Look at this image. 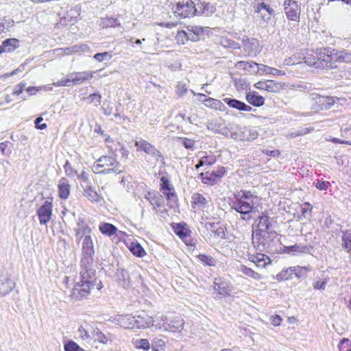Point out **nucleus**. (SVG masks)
Listing matches in <instances>:
<instances>
[{
  "label": "nucleus",
  "instance_id": "obj_1",
  "mask_svg": "<svg viewBox=\"0 0 351 351\" xmlns=\"http://www.w3.org/2000/svg\"><path fill=\"white\" fill-rule=\"evenodd\" d=\"M94 254L92 238L90 235H86L82 242L80 280L76 282L69 295L73 301L86 299L95 285L96 271L93 268Z\"/></svg>",
  "mask_w": 351,
  "mask_h": 351
},
{
  "label": "nucleus",
  "instance_id": "obj_2",
  "mask_svg": "<svg viewBox=\"0 0 351 351\" xmlns=\"http://www.w3.org/2000/svg\"><path fill=\"white\" fill-rule=\"evenodd\" d=\"M336 62H351V51L345 49L339 51L330 48L321 49L319 57L317 61L313 62L312 64L317 69H331L337 68ZM305 62L311 64L306 60Z\"/></svg>",
  "mask_w": 351,
  "mask_h": 351
},
{
  "label": "nucleus",
  "instance_id": "obj_3",
  "mask_svg": "<svg viewBox=\"0 0 351 351\" xmlns=\"http://www.w3.org/2000/svg\"><path fill=\"white\" fill-rule=\"evenodd\" d=\"M119 163L112 156H103L93 166V171L96 173L107 174L112 172H121Z\"/></svg>",
  "mask_w": 351,
  "mask_h": 351
},
{
  "label": "nucleus",
  "instance_id": "obj_4",
  "mask_svg": "<svg viewBox=\"0 0 351 351\" xmlns=\"http://www.w3.org/2000/svg\"><path fill=\"white\" fill-rule=\"evenodd\" d=\"M172 10L181 18H187L195 14V3L191 0H174Z\"/></svg>",
  "mask_w": 351,
  "mask_h": 351
},
{
  "label": "nucleus",
  "instance_id": "obj_5",
  "mask_svg": "<svg viewBox=\"0 0 351 351\" xmlns=\"http://www.w3.org/2000/svg\"><path fill=\"white\" fill-rule=\"evenodd\" d=\"M239 196V194H234V199L232 200L231 208L242 215H248L247 219H250V214L255 211L256 208L255 206L256 202L251 200L245 201V199H241V197Z\"/></svg>",
  "mask_w": 351,
  "mask_h": 351
},
{
  "label": "nucleus",
  "instance_id": "obj_6",
  "mask_svg": "<svg viewBox=\"0 0 351 351\" xmlns=\"http://www.w3.org/2000/svg\"><path fill=\"white\" fill-rule=\"evenodd\" d=\"M135 147L138 151H143L147 154L151 156L156 161L159 160H163L162 153L157 149L153 145L149 143L145 140L136 141L135 142Z\"/></svg>",
  "mask_w": 351,
  "mask_h": 351
},
{
  "label": "nucleus",
  "instance_id": "obj_7",
  "mask_svg": "<svg viewBox=\"0 0 351 351\" xmlns=\"http://www.w3.org/2000/svg\"><path fill=\"white\" fill-rule=\"evenodd\" d=\"M283 5L287 18L291 21H298L300 8L297 2L293 0H285Z\"/></svg>",
  "mask_w": 351,
  "mask_h": 351
},
{
  "label": "nucleus",
  "instance_id": "obj_8",
  "mask_svg": "<svg viewBox=\"0 0 351 351\" xmlns=\"http://www.w3.org/2000/svg\"><path fill=\"white\" fill-rule=\"evenodd\" d=\"M259 134L258 131L252 128L241 127L239 128L238 132L232 134V136L240 141H252L256 139Z\"/></svg>",
  "mask_w": 351,
  "mask_h": 351
},
{
  "label": "nucleus",
  "instance_id": "obj_9",
  "mask_svg": "<svg viewBox=\"0 0 351 351\" xmlns=\"http://www.w3.org/2000/svg\"><path fill=\"white\" fill-rule=\"evenodd\" d=\"M52 202L45 201L37 210V215L40 224H47L51 219L52 215Z\"/></svg>",
  "mask_w": 351,
  "mask_h": 351
},
{
  "label": "nucleus",
  "instance_id": "obj_10",
  "mask_svg": "<svg viewBox=\"0 0 351 351\" xmlns=\"http://www.w3.org/2000/svg\"><path fill=\"white\" fill-rule=\"evenodd\" d=\"M274 237V232H264L262 233L263 239L259 241L258 239H254V234H252V243L258 250L264 251L269 247L270 243L273 241Z\"/></svg>",
  "mask_w": 351,
  "mask_h": 351
},
{
  "label": "nucleus",
  "instance_id": "obj_11",
  "mask_svg": "<svg viewBox=\"0 0 351 351\" xmlns=\"http://www.w3.org/2000/svg\"><path fill=\"white\" fill-rule=\"evenodd\" d=\"M189 38L193 42H196L203 38L205 35L208 34V27H203L198 25H191L187 27Z\"/></svg>",
  "mask_w": 351,
  "mask_h": 351
},
{
  "label": "nucleus",
  "instance_id": "obj_12",
  "mask_svg": "<svg viewBox=\"0 0 351 351\" xmlns=\"http://www.w3.org/2000/svg\"><path fill=\"white\" fill-rule=\"evenodd\" d=\"M271 222L268 216L263 215L259 217V222L258 224L257 230L254 234V239H258L259 241L263 239L262 233L270 232L269 228Z\"/></svg>",
  "mask_w": 351,
  "mask_h": 351
},
{
  "label": "nucleus",
  "instance_id": "obj_13",
  "mask_svg": "<svg viewBox=\"0 0 351 351\" xmlns=\"http://www.w3.org/2000/svg\"><path fill=\"white\" fill-rule=\"evenodd\" d=\"M134 328H146L154 325L153 318L145 312L138 316H134Z\"/></svg>",
  "mask_w": 351,
  "mask_h": 351
},
{
  "label": "nucleus",
  "instance_id": "obj_14",
  "mask_svg": "<svg viewBox=\"0 0 351 351\" xmlns=\"http://www.w3.org/2000/svg\"><path fill=\"white\" fill-rule=\"evenodd\" d=\"M16 287V282L10 276L0 277V296L4 297Z\"/></svg>",
  "mask_w": 351,
  "mask_h": 351
},
{
  "label": "nucleus",
  "instance_id": "obj_15",
  "mask_svg": "<svg viewBox=\"0 0 351 351\" xmlns=\"http://www.w3.org/2000/svg\"><path fill=\"white\" fill-rule=\"evenodd\" d=\"M310 95L322 110L328 109L335 104V99L332 97H325L315 93H310Z\"/></svg>",
  "mask_w": 351,
  "mask_h": 351
},
{
  "label": "nucleus",
  "instance_id": "obj_16",
  "mask_svg": "<svg viewBox=\"0 0 351 351\" xmlns=\"http://www.w3.org/2000/svg\"><path fill=\"white\" fill-rule=\"evenodd\" d=\"M312 248L313 247L311 245L295 244L293 245L285 246L284 251L290 255L297 256L302 254H309Z\"/></svg>",
  "mask_w": 351,
  "mask_h": 351
},
{
  "label": "nucleus",
  "instance_id": "obj_17",
  "mask_svg": "<svg viewBox=\"0 0 351 351\" xmlns=\"http://www.w3.org/2000/svg\"><path fill=\"white\" fill-rule=\"evenodd\" d=\"M167 324L165 326L166 331L176 332V331L181 330L184 324V320L180 317H175L174 318H168L165 317Z\"/></svg>",
  "mask_w": 351,
  "mask_h": 351
},
{
  "label": "nucleus",
  "instance_id": "obj_18",
  "mask_svg": "<svg viewBox=\"0 0 351 351\" xmlns=\"http://www.w3.org/2000/svg\"><path fill=\"white\" fill-rule=\"evenodd\" d=\"M235 67L245 70L250 74H256L259 71L260 64L253 61H239L235 64Z\"/></svg>",
  "mask_w": 351,
  "mask_h": 351
},
{
  "label": "nucleus",
  "instance_id": "obj_19",
  "mask_svg": "<svg viewBox=\"0 0 351 351\" xmlns=\"http://www.w3.org/2000/svg\"><path fill=\"white\" fill-rule=\"evenodd\" d=\"M195 9L197 10L195 14H204L206 16H208L215 11V7L213 5L206 1H202L201 0H197L195 3Z\"/></svg>",
  "mask_w": 351,
  "mask_h": 351
},
{
  "label": "nucleus",
  "instance_id": "obj_20",
  "mask_svg": "<svg viewBox=\"0 0 351 351\" xmlns=\"http://www.w3.org/2000/svg\"><path fill=\"white\" fill-rule=\"evenodd\" d=\"M145 199L154 206V209L160 208L164 206L165 200L162 195L155 192H148Z\"/></svg>",
  "mask_w": 351,
  "mask_h": 351
},
{
  "label": "nucleus",
  "instance_id": "obj_21",
  "mask_svg": "<svg viewBox=\"0 0 351 351\" xmlns=\"http://www.w3.org/2000/svg\"><path fill=\"white\" fill-rule=\"evenodd\" d=\"M114 278L120 286L124 288H128L130 286V278L128 272L125 269H118L114 274Z\"/></svg>",
  "mask_w": 351,
  "mask_h": 351
},
{
  "label": "nucleus",
  "instance_id": "obj_22",
  "mask_svg": "<svg viewBox=\"0 0 351 351\" xmlns=\"http://www.w3.org/2000/svg\"><path fill=\"white\" fill-rule=\"evenodd\" d=\"M245 99L249 104L256 107L262 106L265 104V98L255 91L247 93Z\"/></svg>",
  "mask_w": 351,
  "mask_h": 351
},
{
  "label": "nucleus",
  "instance_id": "obj_23",
  "mask_svg": "<svg viewBox=\"0 0 351 351\" xmlns=\"http://www.w3.org/2000/svg\"><path fill=\"white\" fill-rule=\"evenodd\" d=\"M192 207L195 208L197 207L201 210H204L205 208L208 207V200L204 197L203 195L195 193L193 195L192 197Z\"/></svg>",
  "mask_w": 351,
  "mask_h": 351
},
{
  "label": "nucleus",
  "instance_id": "obj_24",
  "mask_svg": "<svg viewBox=\"0 0 351 351\" xmlns=\"http://www.w3.org/2000/svg\"><path fill=\"white\" fill-rule=\"evenodd\" d=\"M93 71H83L71 74V80L75 85L80 84L84 81L88 80L93 77Z\"/></svg>",
  "mask_w": 351,
  "mask_h": 351
},
{
  "label": "nucleus",
  "instance_id": "obj_25",
  "mask_svg": "<svg viewBox=\"0 0 351 351\" xmlns=\"http://www.w3.org/2000/svg\"><path fill=\"white\" fill-rule=\"evenodd\" d=\"M82 187L84 189V195L90 201L99 202H100L101 197L97 193L96 191H95L94 188L90 184L82 185Z\"/></svg>",
  "mask_w": 351,
  "mask_h": 351
},
{
  "label": "nucleus",
  "instance_id": "obj_26",
  "mask_svg": "<svg viewBox=\"0 0 351 351\" xmlns=\"http://www.w3.org/2000/svg\"><path fill=\"white\" fill-rule=\"evenodd\" d=\"M254 8L255 12L265 11L267 13V16H263V21L265 22L268 23L274 15V10L264 2L258 3Z\"/></svg>",
  "mask_w": 351,
  "mask_h": 351
},
{
  "label": "nucleus",
  "instance_id": "obj_27",
  "mask_svg": "<svg viewBox=\"0 0 351 351\" xmlns=\"http://www.w3.org/2000/svg\"><path fill=\"white\" fill-rule=\"evenodd\" d=\"M19 40L16 38L5 39L0 45V53L14 51L19 47Z\"/></svg>",
  "mask_w": 351,
  "mask_h": 351
},
{
  "label": "nucleus",
  "instance_id": "obj_28",
  "mask_svg": "<svg viewBox=\"0 0 351 351\" xmlns=\"http://www.w3.org/2000/svg\"><path fill=\"white\" fill-rule=\"evenodd\" d=\"M71 186L66 178H62L58 183L59 196L61 199H66L70 194Z\"/></svg>",
  "mask_w": 351,
  "mask_h": 351
},
{
  "label": "nucleus",
  "instance_id": "obj_29",
  "mask_svg": "<svg viewBox=\"0 0 351 351\" xmlns=\"http://www.w3.org/2000/svg\"><path fill=\"white\" fill-rule=\"evenodd\" d=\"M117 321L120 326L124 328H134V316L130 315H119Z\"/></svg>",
  "mask_w": 351,
  "mask_h": 351
},
{
  "label": "nucleus",
  "instance_id": "obj_30",
  "mask_svg": "<svg viewBox=\"0 0 351 351\" xmlns=\"http://www.w3.org/2000/svg\"><path fill=\"white\" fill-rule=\"evenodd\" d=\"M175 233L182 239H186L191 233V230L186 226V224L176 223L174 227Z\"/></svg>",
  "mask_w": 351,
  "mask_h": 351
},
{
  "label": "nucleus",
  "instance_id": "obj_31",
  "mask_svg": "<svg viewBox=\"0 0 351 351\" xmlns=\"http://www.w3.org/2000/svg\"><path fill=\"white\" fill-rule=\"evenodd\" d=\"M213 288L214 290L220 295L226 296L229 295L230 290L227 283L225 282H217V280H215Z\"/></svg>",
  "mask_w": 351,
  "mask_h": 351
},
{
  "label": "nucleus",
  "instance_id": "obj_32",
  "mask_svg": "<svg viewBox=\"0 0 351 351\" xmlns=\"http://www.w3.org/2000/svg\"><path fill=\"white\" fill-rule=\"evenodd\" d=\"M204 102L206 106L221 111L224 110L226 108L225 105L221 101L216 99L209 97L208 99H205Z\"/></svg>",
  "mask_w": 351,
  "mask_h": 351
},
{
  "label": "nucleus",
  "instance_id": "obj_33",
  "mask_svg": "<svg viewBox=\"0 0 351 351\" xmlns=\"http://www.w3.org/2000/svg\"><path fill=\"white\" fill-rule=\"evenodd\" d=\"M91 232L90 228L86 223H82V224L78 223V228L75 229V235L79 240L83 237L90 235Z\"/></svg>",
  "mask_w": 351,
  "mask_h": 351
},
{
  "label": "nucleus",
  "instance_id": "obj_34",
  "mask_svg": "<svg viewBox=\"0 0 351 351\" xmlns=\"http://www.w3.org/2000/svg\"><path fill=\"white\" fill-rule=\"evenodd\" d=\"M99 25L102 28L114 27L119 26L120 23L117 22V20L116 19L106 16L104 18H101Z\"/></svg>",
  "mask_w": 351,
  "mask_h": 351
},
{
  "label": "nucleus",
  "instance_id": "obj_35",
  "mask_svg": "<svg viewBox=\"0 0 351 351\" xmlns=\"http://www.w3.org/2000/svg\"><path fill=\"white\" fill-rule=\"evenodd\" d=\"M219 44L224 48L240 49L239 43L227 37H221L219 40Z\"/></svg>",
  "mask_w": 351,
  "mask_h": 351
},
{
  "label": "nucleus",
  "instance_id": "obj_36",
  "mask_svg": "<svg viewBox=\"0 0 351 351\" xmlns=\"http://www.w3.org/2000/svg\"><path fill=\"white\" fill-rule=\"evenodd\" d=\"M266 90L271 93H279L282 90V84L281 83L276 82L274 80H266Z\"/></svg>",
  "mask_w": 351,
  "mask_h": 351
},
{
  "label": "nucleus",
  "instance_id": "obj_37",
  "mask_svg": "<svg viewBox=\"0 0 351 351\" xmlns=\"http://www.w3.org/2000/svg\"><path fill=\"white\" fill-rule=\"evenodd\" d=\"M99 230L104 234L111 236L116 233L117 228L111 223H103L99 226Z\"/></svg>",
  "mask_w": 351,
  "mask_h": 351
},
{
  "label": "nucleus",
  "instance_id": "obj_38",
  "mask_svg": "<svg viewBox=\"0 0 351 351\" xmlns=\"http://www.w3.org/2000/svg\"><path fill=\"white\" fill-rule=\"evenodd\" d=\"M289 271L290 272H293V275L299 279L305 276L309 271V269L307 267L296 266L289 267Z\"/></svg>",
  "mask_w": 351,
  "mask_h": 351
},
{
  "label": "nucleus",
  "instance_id": "obj_39",
  "mask_svg": "<svg viewBox=\"0 0 351 351\" xmlns=\"http://www.w3.org/2000/svg\"><path fill=\"white\" fill-rule=\"evenodd\" d=\"M259 71L273 75H283L285 74V73L281 70H278L265 64H260Z\"/></svg>",
  "mask_w": 351,
  "mask_h": 351
},
{
  "label": "nucleus",
  "instance_id": "obj_40",
  "mask_svg": "<svg viewBox=\"0 0 351 351\" xmlns=\"http://www.w3.org/2000/svg\"><path fill=\"white\" fill-rule=\"evenodd\" d=\"M130 250L134 255L138 257H143L145 254L144 249L138 243H132Z\"/></svg>",
  "mask_w": 351,
  "mask_h": 351
},
{
  "label": "nucleus",
  "instance_id": "obj_41",
  "mask_svg": "<svg viewBox=\"0 0 351 351\" xmlns=\"http://www.w3.org/2000/svg\"><path fill=\"white\" fill-rule=\"evenodd\" d=\"M235 194H239V197H241V199H245V201H254L257 203L258 197L254 195L251 191L241 190L239 192L236 193Z\"/></svg>",
  "mask_w": 351,
  "mask_h": 351
},
{
  "label": "nucleus",
  "instance_id": "obj_42",
  "mask_svg": "<svg viewBox=\"0 0 351 351\" xmlns=\"http://www.w3.org/2000/svg\"><path fill=\"white\" fill-rule=\"evenodd\" d=\"M240 271H241L243 274L251 278H253L256 280H260L262 278V276L260 274L254 271L253 269L248 268L244 265L241 266Z\"/></svg>",
  "mask_w": 351,
  "mask_h": 351
},
{
  "label": "nucleus",
  "instance_id": "obj_43",
  "mask_svg": "<svg viewBox=\"0 0 351 351\" xmlns=\"http://www.w3.org/2000/svg\"><path fill=\"white\" fill-rule=\"evenodd\" d=\"M165 341L158 337L154 339L152 344V348L155 351H165Z\"/></svg>",
  "mask_w": 351,
  "mask_h": 351
},
{
  "label": "nucleus",
  "instance_id": "obj_44",
  "mask_svg": "<svg viewBox=\"0 0 351 351\" xmlns=\"http://www.w3.org/2000/svg\"><path fill=\"white\" fill-rule=\"evenodd\" d=\"M342 237L343 246L348 252L351 251V230H346Z\"/></svg>",
  "mask_w": 351,
  "mask_h": 351
},
{
  "label": "nucleus",
  "instance_id": "obj_45",
  "mask_svg": "<svg viewBox=\"0 0 351 351\" xmlns=\"http://www.w3.org/2000/svg\"><path fill=\"white\" fill-rule=\"evenodd\" d=\"M223 101L230 108L241 110L243 102L236 99L224 98Z\"/></svg>",
  "mask_w": 351,
  "mask_h": 351
},
{
  "label": "nucleus",
  "instance_id": "obj_46",
  "mask_svg": "<svg viewBox=\"0 0 351 351\" xmlns=\"http://www.w3.org/2000/svg\"><path fill=\"white\" fill-rule=\"evenodd\" d=\"M101 96L99 93H93L87 97H84V100L87 101L90 104H93L95 106L97 107L101 104Z\"/></svg>",
  "mask_w": 351,
  "mask_h": 351
},
{
  "label": "nucleus",
  "instance_id": "obj_47",
  "mask_svg": "<svg viewBox=\"0 0 351 351\" xmlns=\"http://www.w3.org/2000/svg\"><path fill=\"white\" fill-rule=\"evenodd\" d=\"M197 258L201 262H202L206 265L215 266L216 264L215 259L210 255L199 254L197 256Z\"/></svg>",
  "mask_w": 351,
  "mask_h": 351
},
{
  "label": "nucleus",
  "instance_id": "obj_48",
  "mask_svg": "<svg viewBox=\"0 0 351 351\" xmlns=\"http://www.w3.org/2000/svg\"><path fill=\"white\" fill-rule=\"evenodd\" d=\"M200 176L202 178V182L206 184H213L216 179L215 173L212 171L210 173H201Z\"/></svg>",
  "mask_w": 351,
  "mask_h": 351
},
{
  "label": "nucleus",
  "instance_id": "obj_49",
  "mask_svg": "<svg viewBox=\"0 0 351 351\" xmlns=\"http://www.w3.org/2000/svg\"><path fill=\"white\" fill-rule=\"evenodd\" d=\"M135 347L138 349L149 350L151 348L150 343L147 339H137L134 342Z\"/></svg>",
  "mask_w": 351,
  "mask_h": 351
},
{
  "label": "nucleus",
  "instance_id": "obj_50",
  "mask_svg": "<svg viewBox=\"0 0 351 351\" xmlns=\"http://www.w3.org/2000/svg\"><path fill=\"white\" fill-rule=\"evenodd\" d=\"M112 58V52L105 51L103 53H97L94 56V58L99 62L104 60H110Z\"/></svg>",
  "mask_w": 351,
  "mask_h": 351
},
{
  "label": "nucleus",
  "instance_id": "obj_51",
  "mask_svg": "<svg viewBox=\"0 0 351 351\" xmlns=\"http://www.w3.org/2000/svg\"><path fill=\"white\" fill-rule=\"evenodd\" d=\"M160 186L162 191H173V187L171 185L169 180L167 178L162 176L160 178Z\"/></svg>",
  "mask_w": 351,
  "mask_h": 351
},
{
  "label": "nucleus",
  "instance_id": "obj_52",
  "mask_svg": "<svg viewBox=\"0 0 351 351\" xmlns=\"http://www.w3.org/2000/svg\"><path fill=\"white\" fill-rule=\"evenodd\" d=\"M202 165L210 166L215 163L216 157L214 155L201 156Z\"/></svg>",
  "mask_w": 351,
  "mask_h": 351
},
{
  "label": "nucleus",
  "instance_id": "obj_53",
  "mask_svg": "<svg viewBox=\"0 0 351 351\" xmlns=\"http://www.w3.org/2000/svg\"><path fill=\"white\" fill-rule=\"evenodd\" d=\"M165 317L166 316H161L160 317V319H156V320H154V323L155 324H154L153 326H154L156 328L159 330H163L166 331V328L165 327V326H166L167 324Z\"/></svg>",
  "mask_w": 351,
  "mask_h": 351
},
{
  "label": "nucleus",
  "instance_id": "obj_54",
  "mask_svg": "<svg viewBox=\"0 0 351 351\" xmlns=\"http://www.w3.org/2000/svg\"><path fill=\"white\" fill-rule=\"evenodd\" d=\"M188 35H189V34H188L187 29H186V31H185V30L179 31L176 36L178 42L179 43H181L182 44H184L185 40H190Z\"/></svg>",
  "mask_w": 351,
  "mask_h": 351
},
{
  "label": "nucleus",
  "instance_id": "obj_55",
  "mask_svg": "<svg viewBox=\"0 0 351 351\" xmlns=\"http://www.w3.org/2000/svg\"><path fill=\"white\" fill-rule=\"evenodd\" d=\"M101 110L105 115L110 116L112 114L113 108L110 101H105Z\"/></svg>",
  "mask_w": 351,
  "mask_h": 351
},
{
  "label": "nucleus",
  "instance_id": "obj_56",
  "mask_svg": "<svg viewBox=\"0 0 351 351\" xmlns=\"http://www.w3.org/2000/svg\"><path fill=\"white\" fill-rule=\"evenodd\" d=\"M56 86H71L73 85V81L71 80V75H70L69 78L62 79L57 82L53 83Z\"/></svg>",
  "mask_w": 351,
  "mask_h": 351
},
{
  "label": "nucleus",
  "instance_id": "obj_57",
  "mask_svg": "<svg viewBox=\"0 0 351 351\" xmlns=\"http://www.w3.org/2000/svg\"><path fill=\"white\" fill-rule=\"evenodd\" d=\"M64 169L66 174L69 177H73L75 175L77 174V171L73 169L70 162L68 160L66 161L64 165Z\"/></svg>",
  "mask_w": 351,
  "mask_h": 351
},
{
  "label": "nucleus",
  "instance_id": "obj_58",
  "mask_svg": "<svg viewBox=\"0 0 351 351\" xmlns=\"http://www.w3.org/2000/svg\"><path fill=\"white\" fill-rule=\"evenodd\" d=\"M95 340L100 343H106L108 341L107 337L100 330H97L95 332Z\"/></svg>",
  "mask_w": 351,
  "mask_h": 351
},
{
  "label": "nucleus",
  "instance_id": "obj_59",
  "mask_svg": "<svg viewBox=\"0 0 351 351\" xmlns=\"http://www.w3.org/2000/svg\"><path fill=\"white\" fill-rule=\"evenodd\" d=\"M293 275V272H290L289 268L285 271H282L280 274L277 275V278L280 280H287L291 278Z\"/></svg>",
  "mask_w": 351,
  "mask_h": 351
},
{
  "label": "nucleus",
  "instance_id": "obj_60",
  "mask_svg": "<svg viewBox=\"0 0 351 351\" xmlns=\"http://www.w3.org/2000/svg\"><path fill=\"white\" fill-rule=\"evenodd\" d=\"M79 349V346L73 341H69L64 346L65 351H78Z\"/></svg>",
  "mask_w": 351,
  "mask_h": 351
},
{
  "label": "nucleus",
  "instance_id": "obj_61",
  "mask_svg": "<svg viewBox=\"0 0 351 351\" xmlns=\"http://www.w3.org/2000/svg\"><path fill=\"white\" fill-rule=\"evenodd\" d=\"M26 86V83L21 82L14 87L12 95H19L21 94Z\"/></svg>",
  "mask_w": 351,
  "mask_h": 351
},
{
  "label": "nucleus",
  "instance_id": "obj_62",
  "mask_svg": "<svg viewBox=\"0 0 351 351\" xmlns=\"http://www.w3.org/2000/svg\"><path fill=\"white\" fill-rule=\"evenodd\" d=\"M163 194L166 196L167 199L172 202L173 203H176L177 201V195L173 191H163Z\"/></svg>",
  "mask_w": 351,
  "mask_h": 351
},
{
  "label": "nucleus",
  "instance_id": "obj_63",
  "mask_svg": "<svg viewBox=\"0 0 351 351\" xmlns=\"http://www.w3.org/2000/svg\"><path fill=\"white\" fill-rule=\"evenodd\" d=\"M260 256L261 258L258 256L254 257L252 261L255 263L258 267H265L266 265L264 258L265 256L263 254H260Z\"/></svg>",
  "mask_w": 351,
  "mask_h": 351
},
{
  "label": "nucleus",
  "instance_id": "obj_64",
  "mask_svg": "<svg viewBox=\"0 0 351 351\" xmlns=\"http://www.w3.org/2000/svg\"><path fill=\"white\" fill-rule=\"evenodd\" d=\"M329 186H330V182H326V181L318 180L315 184L316 188L317 189L322 190V191L326 190Z\"/></svg>",
  "mask_w": 351,
  "mask_h": 351
}]
</instances>
